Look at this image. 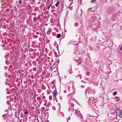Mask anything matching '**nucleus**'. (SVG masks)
I'll return each mask as SVG.
<instances>
[{"label":"nucleus","mask_w":122,"mask_h":122,"mask_svg":"<svg viewBox=\"0 0 122 122\" xmlns=\"http://www.w3.org/2000/svg\"><path fill=\"white\" fill-rule=\"evenodd\" d=\"M71 107H69V111L71 110V111L73 110V111H75V113L81 119V120L83 121L82 120L83 118V117L81 114L80 113V111H78V109H77L74 110L73 109V107L71 106Z\"/></svg>","instance_id":"f257e3e1"},{"label":"nucleus","mask_w":122,"mask_h":122,"mask_svg":"<svg viewBox=\"0 0 122 122\" xmlns=\"http://www.w3.org/2000/svg\"><path fill=\"white\" fill-rule=\"evenodd\" d=\"M97 20V22L96 23H95V24H94L93 25V27L94 28L93 29L95 31H97V28H99L100 26L101 23H100Z\"/></svg>","instance_id":"f03ea898"},{"label":"nucleus","mask_w":122,"mask_h":122,"mask_svg":"<svg viewBox=\"0 0 122 122\" xmlns=\"http://www.w3.org/2000/svg\"><path fill=\"white\" fill-rule=\"evenodd\" d=\"M97 14H94L93 15L92 17H91V20L92 21V23L95 22L96 23L97 21Z\"/></svg>","instance_id":"7ed1b4c3"},{"label":"nucleus","mask_w":122,"mask_h":122,"mask_svg":"<svg viewBox=\"0 0 122 122\" xmlns=\"http://www.w3.org/2000/svg\"><path fill=\"white\" fill-rule=\"evenodd\" d=\"M117 115L121 118L122 117V111L119 109H117L116 111Z\"/></svg>","instance_id":"20e7f679"},{"label":"nucleus","mask_w":122,"mask_h":122,"mask_svg":"<svg viewBox=\"0 0 122 122\" xmlns=\"http://www.w3.org/2000/svg\"><path fill=\"white\" fill-rule=\"evenodd\" d=\"M53 97L54 98L56 97V95H57V90L56 89L53 92Z\"/></svg>","instance_id":"39448f33"},{"label":"nucleus","mask_w":122,"mask_h":122,"mask_svg":"<svg viewBox=\"0 0 122 122\" xmlns=\"http://www.w3.org/2000/svg\"><path fill=\"white\" fill-rule=\"evenodd\" d=\"M89 88H88L86 90V95H87V93L88 94H89V93L90 94V93L91 92H89Z\"/></svg>","instance_id":"423d86ee"},{"label":"nucleus","mask_w":122,"mask_h":122,"mask_svg":"<svg viewBox=\"0 0 122 122\" xmlns=\"http://www.w3.org/2000/svg\"><path fill=\"white\" fill-rule=\"evenodd\" d=\"M94 100L93 98L91 97V98H89V99L88 100L89 101H90L91 102H92Z\"/></svg>","instance_id":"0eeeda50"},{"label":"nucleus","mask_w":122,"mask_h":122,"mask_svg":"<svg viewBox=\"0 0 122 122\" xmlns=\"http://www.w3.org/2000/svg\"><path fill=\"white\" fill-rule=\"evenodd\" d=\"M97 0H92L91 2L92 3H95L96 2Z\"/></svg>","instance_id":"6e6552de"},{"label":"nucleus","mask_w":122,"mask_h":122,"mask_svg":"<svg viewBox=\"0 0 122 122\" xmlns=\"http://www.w3.org/2000/svg\"><path fill=\"white\" fill-rule=\"evenodd\" d=\"M61 36V35L60 34H59L57 35V38H60Z\"/></svg>","instance_id":"1a4fd4ad"},{"label":"nucleus","mask_w":122,"mask_h":122,"mask_svg":"<svg viewBox=\"0 0 122 122\" xmlns=\"http://www.w3.org/2000/svg\"><path fill=\"white\" fill-rule=\"evenodd\" d=\"M115 99L117 100V101H120L119 98L118 97H116L115 98Z\"/></svg>","instance_id":"9d476101"},{"label":"nucleus","mask_w":122,"mask_h":122,"mask_svg":"<svg viewBox=\"0 0 122 122\" xmlns=\"http://www.w3.org/2000/svg\"><path fill=\"white\" fill-rule=\"evenodd\" d=\"M60 2H57V3L55 4V5L56 7H57L58 6V5L59 4Z\"/></svg>","instance_id":"9b49d317"},{"label":"nucleus","mask_w":122,"mask_h":122,"mask_svg":"<svg viewBox=\"0 0 122 122\" xmlns=\"http://www.w3.org/2000/svg\"><path fill=\"white\" fill-rule=\"evenodd\" d=\"M52 5V4H51L47 8V9L48 10H49V8Z\"/></svg>","instance_id":"f8f14e48"},{"label":"nucleus","mask_w":122,"mask_h":122,"mask_svg":"<svg viewBox=\"0 0 122 122\" xmlns=\"http://www.w3.org/2000/svg\"><path fill=\"white\" fill-rule=\"evenodd\" d=\"M117 94V92H115L113 93V95H115Z\"/></svg>","instance_id":"ddd939ff"},{"label":"nucleus","mask_w":122,"mask_h":122,"mask_svg":"<svg viewBox=\"0 0 122 122\" xmlns=\"http://www.w3.org/2000/svg\"><path fill=\"white\" fill-rule=\"evenodd\" d=\"M122 50V45L121 46L120 48V51H121Z\"/></svg>","instance_id":"4468645a"},{"label":"nucleus","mask_w":122,"mask_h":122,"mask_svg":"<svg viewBox=\"0 0 122 122\" xmlns=\"http://www.w3.org/2000/svg\"><path fill=\"white\" fill-rule=\"evenodd\" d=\"M32 46L33 47H35V46L34 45H32Z\"/></svg>","instance_id":"2eb2a0df"},{"label":"nucleus","mask_w":122,"mask_h":122,"mask_svg":"<svg viewBox=\"0 0 122 122\" xmlns=\"http://www.w3.org/2000/svg\"><path fill=\"white\" fill-rule=\"evenodd\" d=\"M32 0H33L34 1V2L35 1V0H31V1Z\"/></svg>","instance_id":"dca6fc26"},{"label":"nucleus","mask_w":122,"mask_h":122,"mask_svg":"<svg viewBox=\"0 0 122 122\" xmlns=\"http://www.w3.org/2000/svg\"><path fill=\"white\" fill-rule=\"evenodd\" d=\"M19 1L20 3H21V1H20V0Z\"/></svg>","instance_id":"f3484780"},{"label":"nucleus","mask_w":122,"mask_h":122,"mask_svg":"<svg viewBox=\"0 0 122 122\" xmlns=\"http://www.w3.org/2000/svg\"><path fill=\"white\" fill-rule=\"evenodd\" d=\"M81 82H83V81H82V80H81Z\"/></svg>","instance_id":"a211bd4d"},{"label":"nucleus","mask_w":122,"mask_h":122,"mask_svg":"<svg viewBox=\"0 0 122 122\" xmlns=\"http://www.w3.org/2000/svg\"><path fill=\"white\" fill-rule=\"evenodd\" d=\"M32 43L33 44H34L35 43H34V42H32Z\"/></svg>","instance_id":"6ab92c4d"},{"label":"nucleus","mask_w":122,"mask_h":122,"mask_svg":"<svg viewBox=\"0 0 122 122\" xmlns=\"http://www.w3.org/2000/svg\"><path fill=\"white\" fill-rule=\"evenodd\" d=\"M83 86V87H84V86Z\"/></svg>","instance_id":"aec40b11"},{"label":"nucleus","mask_w":122,"mask_h":122,"mask_svg":"<svg viewBox=\"0 0 122 122\" xmlns=\"http://www.w3.org/2000/svg\"><path fill=\"white\" fill-rule=\"evenodd\" d=\"M25 113L26 114L27 113V112H25Z\"/></svg>","instance_id":"412c9836"},{"label":"nucleus","mask_w":122,"mask_h":122,"mask_svg":"<svg viewBox=\"0 0 122 122\" xmlns=\"http://www.w3.org/2000/svg\"><path fill=\"white\" fill-rule=\"evenodd\" d=\"M34 101H35V98H34Z\"/></svg>","instance_id":"4be33fe9"}]
</instances>
